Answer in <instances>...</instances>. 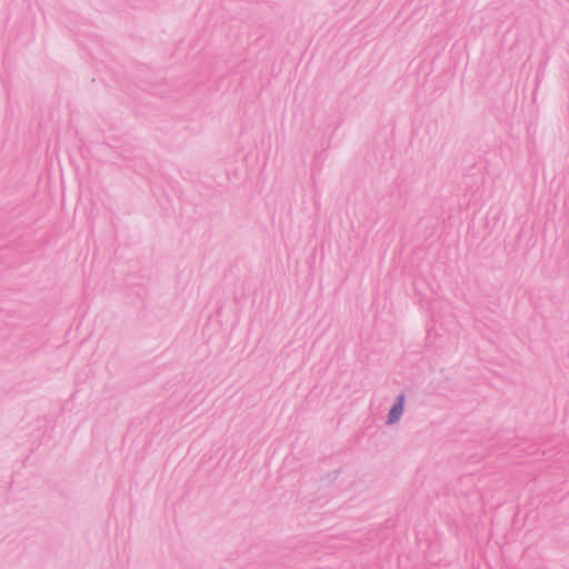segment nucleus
Returning a JSON list of instances; mask_svg holds the SVG:
<instances>
[{"label":"nucleus","mask_w":569,"mask_h":569,"mask_svg":"<svg viewBox=\"0 0 569 569\" xmlns=\"http://www.w3.org/2000/svg\"><path fill=\"white\" fill-rule=\"evenodd\" d=\"M403 411V396H399L398 402L392 407L389 412V422L397 421Z\"/></svg>","instance_id":"1"}]
</instances>
